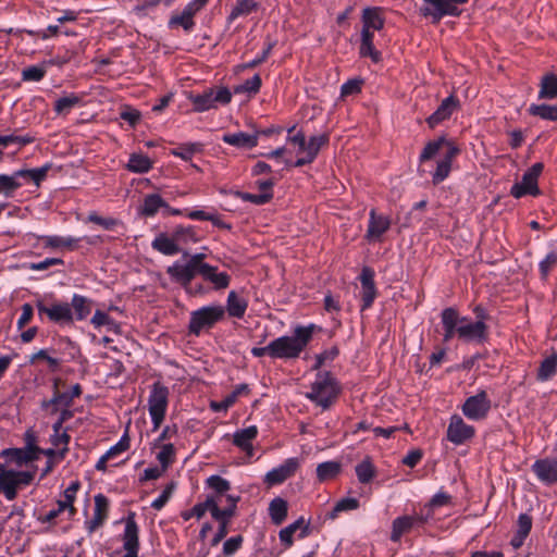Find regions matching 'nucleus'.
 Instances as JSON below:
<instances>
[{"instance_id":"obj_1","label":"nucleus","mask_w":557,"mask_h":557,"mask_svg":"<svg viewBox=\"0 0 557 557\" xmlns=\"http://www.w3.org/2000/svg\"><path fill=\"white\" fill-rule=\"evenodd\" d=\"M320 330L313 323L296 325L290 336L277 337L264 347H253L251 354L257 358L269 356L272 359H297L312 341L313 334Z\"/></svg>"},{"instance_id":"obj_2","label":"nucleus","mask_w":557,"mask_h":557,"mask_svg":"<svg viewBox=\"0 0 557 557\" xmlns=\"http://www.w3.org/2000/svg\"><path fill=\"white\" fill-rule=\"evenodd\" d=\"M341 391L338 381L330 371H318L306 398L325 410L336 401Z\"/></svg>"},{"instance_id":"obj_3","label":"nucleus","mask_w":557,"mask_h":557,"mask_svg":"<svg viewBox=\"0 0 557 557\" xmlns=\"http://www.w3.org/2000/svg\"><path fill=\"white\" fill-rule=\"evenodd\" d=\"M205 253H195L189 257L185 264L174 262L166 269V273L171 280L181 286H185L191 282L197 274L201 275L205 271L210 270V264L203 262Z\"/></svg>"},{"instance_id":"obj_4","label":"nucleus","mask_w":557,"mask_h":557,"mask_svg":"<svg viewBox=\"0 0 557 557\" xmlns=\"http://www.w3.org/2000/svg\"><path fill=\"white\" fill-rule=\"evenodd\" d=\"M224 318L225 309L221 305L201 307L190 313L188 333L199 336L201 332L211 330Z\"/></svg>"},{"instance_id":"obj_5","label":"nucleus","mask_w":557,"mask_h":557,"mask_svg":"<svg viewBox=\"0 0 557 557\" xmlns=\"http://www.w3.org/2000/svg\"><path fill=\"white\" fill-rule=\"evenodd\" d=\"M469 0H423L420 8V14L424 17H431L433 24H437L445 16H460L462 11L459 5Z\"/></svg>"},{"instance_id":"obj_6","label":"nucleus","mask_w":557,"mask_h":557,"mask_svg":"<svg viewBox=\"0 0 557 557\" xmlns=\"http://www.w3.org/2000/svg\"><path fill=\"white\" fill-rule=\"evenodd\" d=\"M188 99L193 103L195 112H205L216 108L218 104L230 103L232 92L227 87L208 88L202 94H190Z\"/></svg>"},{"instance_id":"obj_7","label":"nucleus","mask_w":557,"mask_h":557,"mask_svg":"<svg viewBox=\"0 0 557 557\" xmlns=\"http://www.w3.org/2000/svg\"><path fill=\"white\" fill-rule=\"evenodd\" d=\"M169 388L161 382H154L148 397V409L153 424L157 430L162 424L169 404Z\"/></svg>"},{"instance_id":"obj_8","label":"nucleus","mask_w":557,"mask_h":557,"mask_svg":"<svg viewBox=\"0 0 557 557\" xmlns=\"http://www.w3.org/2000/svg\"><path fill=\"white\" fill-rule=\"evenodd\" d=\"M453 507V496L440 491L420 509V522L440 521L449 515Z\"/></svg>"},{"instance_id":"obj_9","label":"nucleus","mask_w":557,"mask_h":557,"mask_svg":"<svg viewBox=\"0 0 557 557\" xmlns=\"http://www.w3.org/2000/svg\"><path fill=\"white\" fill-rule=\"evenodd\" d=\"M544 164L542 162L534 163L530 169H528L522 175V180L520 183H516L512 185L510 189V195L517 199L525 196H537L540 195V188L537 185V180L543 172Z\"/></svg>"},{"instance_id":"obj_10","label":"nucleus","mask_w":557,"mask_h":557,"mask_svg":"<svg viewBox=\"0 0 557 557\" xmlns=\"http://www.w3.org/2000/svg\"><path fill=\"white\" fill-rule=\"evenodd\" d=\"M38 315H47L48 319L59 325H70L73 323V311L67 302L54 301L46 305L44 300L36 301Z\"/></svg>"},{"instance_id":"obj_11","label":"nucleus","mask_w":557,"mask_h":557,"mask_svg":"<svg viewBox=\"0 0 557 557\" xmlns=\"http://www.w3.org/2000/svg\"><path fill=\"white\" fill-rule=\"evenodd\" d=\"M492 408V401L484 389L479 391L475 395L468 397L462 407V413L470 420H484Z\"/></svg>"},{"instance_id":"obj_12","label":"nucleus","mask_w":557,"mask_h":557,"mask_svg":"<svg viewBox=\"0 0 557 557\" xmlns=\"http://www.w3.org/2000/svg\"><path fill=\"white\" fill-rule=\"evenodd\" d=\"M474 434V428L470 424H467L460 416H451L447 428V440L449 442L455 445H461L471 440Z\"/></svg>"},{"instance_id":"obj_13","label":"nucleus","mask_w":557,"mask_h":557,"mask_svg":"<svg viewBox=\"0 0 557 557\" xmlns=\"http://www.w3.org/2000/svg\"><path fill=\"white\" fill-rule=\"evenodd\" d=\"M458 338L463 342H474L483 344L488 338V326L482 321L472 322L469 318L467 322L459 325Z\"/></svg>"},{"instance_id":"obj_14","label":"nucleus","mask_w":557,"mask_h":557,"mask_svg":"<svg viewBox=\"0 0 557 557\" xmlns=\"http://www.w3.org/2000/svg\"><path fill=\"white\" fill-rule=\"evenodd\" d=\"M531 469L543 484L554 485L557 483V458L537 459Z\"/></svg>"},{"instance_id":"obj_15","label":"nucleus","mask_w":557,"mask_h":557,"mask_svg":"<svg viewBox=\"0 0 557 557\" xmlns=\"http://www.w3.org/2000/svg\"><path fill=\"white\" fill-rule=\"evenodd\" d=\"M299 467L297 458H288L282 465L270 470L264 478L269 486L277 485L295 474Z\"/></svg>"},{"instance_id":"obj_16","label":"nucleus","mask_w":557,"mask_h":557,"mask_svg":"<svg viewBox=\"0 0 557 557\" xmlns=\"http://www.w3.org/2000/svg\"><path fill=\"white\" fill-rule=\"evenodd\" d=\"M82 392V386L77 383L72 386L71 392L61 393L58 389V383L55 382L53 397L49 400H44L41 406L44 409L53 406L52 412L58 411L59 406L63 408H70L72 406L73 399L79 397Z\"/></svg>"},{"instance_id":"obj_17","label":"nucleus","mask_w":557,"mask_h":557,"mask_svg":"<svg viewBox=\"0 0 557 557\" xmlns=\"http://www.w3.org/2000/svg\"><path fill=\"white\" fill-rule=\"evenodd\" d=\"M361 282V310L369 309L375 297L376 288L374 283V272L370 268H363L360 274Z\"/></svg>"},{"instance_id":"obj_18","label":"nucleus","mask_w":557,"mask_h":557,"mask_svg":"<svg viewBox=\"0 0 557 557\" xmlns=\"http://www.w3.org/2000/svg\"><path fill=\"white\" fill-rule=\"evenodd\" d=\"M238 500L239 497H235L232 495L211 498L212 504L218 509L213 510V519L216 522H228V520L234 517L236 504Z\"/></svg>"},{"instance_id":"obj_19","label":"nucleus","mask_w":557,"mask_h":557,"mask_svg":"<svg viewBox=\"0 0 557 557\" xmlns=\"http://www.w3.org/2000/svg\"><path fill=\"white\" fill-rule=\"evenodd\" d=\"M459 100L454 95L445 98L438 108L433 112L428 119L426 123L431 128H434L436 125L442 123L443 121L449 119L451 114L458 109Z\"/></svg>"},{"instance_id":"obj_20","label":"nucleus","mask_w":557,"mask_h":557,"mask_svg":"<svg viewBox=\"0 0 557 557\" xmlns=\"http://www.w3.org/2000/svg\"><path fill=\"white\" fill-rule=\"evenodd\" d=\"M391 227V220L382 214H377L375 209H371L369 213V224L366 238L369 242L381 240V237Z\"/></svg>"},{"instance_id":"obj_21","label":"nucleus","mask_w":557,"mask_h":557,"mask_svg":"<svg viewBox=\"0 0 557 557\" xmlns=\"http://www.w3.org/2000/svg\"><path fill=\"white\" fill-rule=\"evenodd\" d=\"M122 547L125 554L122 557H138L139 552V530L137 524H125L121 535Z\"/></svg>"},{"instance_id":"obj_22","label":"nucleus","mask_w":557,"mask_h":557,"mask_svg":"<svg viewBox=\"0 0 557 557\" xmlns=\"http://www.w3.org/2000/svg\"><path fill=\"white\" fill-rule=\"evenodd\" d=\"M362 29L369 32L382 30L385 25L383 9L380 7L364 8L361 15Z\"/></svg>"},{"instance_id":"obj_23","label":"nucleus","mask_w":557,"mask_h":557,"mask_svg":"<svg viewBox=\"0 0 557 557\" xmlns=\"http://www.w3.org/2000/svg\"><path fill=\"white\" fill-rule=\"evenodd\" d=\"M258 435V429L256 425H250L246 429L238 430L233 436V443L235 446L244 450L248 457H252L253 447L251 441Z\"/></svg>"},{"instance_id":"obj_24","label":"nucleus","mask_w":557,"mask_h":557,"mask_svg":"<svg viewBox=\"0 0 557 557\" xmlns=\"http://www.w3.org/2000/svg\"><path fill=\"white\" fill-rule=\"evenodd\" d=\"M225 144L242 149H251L258 145V133L247 134L244 132L226 133L222 136Z\"/></svg>"},{"instance_id":"obj_25","label":"nucleus","mask_w":557,"mask_h":557,"mask_svg":"<svg viewBox=\"0 0 557 557\" xmlns=\"http://www.w3.org/2000/svg\"><path fill=\"white\" fill-rule=\"evenodd\" d=\"M248 308V300L239 296L235 290H231L226 298L225 314L227 313L231 318L242 319L244 318Z\"/></svg>"},{"instance_id":"obj_26","label":"nucleus","mask_w":557,"mask_h":557,"mask_svg":"<svg viewBox=\"0 0 557 557\" xmlns=\"http://www.w3.org/2000/svg\"><path fill=\"white\" fill-rule=\"evenodd\" d=\"M15 471L5 469L0 463V494H3L9 500H13L17 494Z\"/></svg>"},{"instance_id":"obj_27","label":"nucleus","mask_w":557,"mask_h":557,"mask_svg":"<svg viewBox=\"0 0 557 557\" xmlns=\"http://www.w3.org/2000/svg\"><path fill=\"white\" fill-rule=\"evenodd\" d=\"M168 208V202L159 194H148L145 196L138 213L146 218L154 216L160 209Z\"/></svg>"},{"instance_id":"obj_28","label":"nucleus","mask_w":557,"mask_h":557,"mask_svg":"<svg viewBox=\"0 0 557 557\" xmlns=\"http://www.w3.org/2000/svg\"><path fill=\"white\" fill-rule=\"evenodd\" d=\"M1 456L5 458L7 462H14L17 466L35 461L38 457L34 454L33 448H7L1 453Z\"/></svg>"},{"instance_id":"obj_29","label":"nucleus","mask_w":557,"mask_h":557,"mask_svg":"<svg viewBox=\"0 0 557 557\" xmlns=\"http://www.w3.org/2000/svg\"><path fill=\"white\" fill-rule=\"evenodd\" d=\"M151 247L153 250L164 256H174L182 250L181 247L177 246V243H175L173 236H169L166 233L157 235L151 243Z\"/></svg>"},{"instance_id":"obj_30","label":"nucleus","mask_w":557,"mask_h":557,"mask_svg":"<svg viewBox=\"0 0 557 557\" xmlns=\"http://www.w3.org/2000/svg\"><path fill=\"white\" fill-rule=\"evenodd\" d=\"M374 33L368 29L361 30V44L359 53L362 58H370L374 63H377L382 59V54L374 48L373 45Z\"/></svg>"},{"instance_id":"obj_31","label":"nucleus","mask_w":557,"mask_h":557,"mask_svg":"<svg viewBox=\"0 0 557 557\" xmlns=\"http://www.w3.org/2000/svg\"><path fill=\"white\" fill-rule=\"evenodd\" d=\"M73 311V320H85L91 312L92 301L82 295L74 294L70 304Z\"/></svg>"},{"instance_id":"obj_32","label":"nucleus","mask_w":557,"mask_h":557,"mask_svg":"<svg viewBox=\"0 0 557 557\" xmlns=\"http://www.w3.org/2000/svg\"><path fill=\"white\" fill-rule=\"evenodd\" d=\"M51 169L50 163H46L45 165L36 169H21L16 171V175L18 177V181L21 178L23 180H30L34 182L36 186H40L41 182H44L47 178L48 172Z\"/></svg>"},{"instance_id":"obj_33","label":"nucleus","mask_w":557,"mask_h":557,"mask_svg":"<svg viewBox=\"0 0 557 557\" xmlns=\"http://www.w3.org/2000/svg\"><path fill=\"white\" fill-rule=\"evenodd\" d=\"M21 181L16 175V171L12 174H0V195L5 198L14 196L15 191L22 187Z\"/></svg>"},{"instance_id":"obj_34","label":"nucleus","mask_w":557,"mask_h":557,"mask_svg":"<svg viewBox=\"0 0 557 557\" xmlns=\"http://www.w3.org/2000/svg\"><path fill=\"white\" fill-rule=\"evenodd\" d=\"M342 471V463L339 461H325L319 463L317 467V478L320 482H325L335 479Z\"/></svg>"},{"instance_id":"obj_35","label":"nucleus","mask_w":557,"mask_h":557,"mask_svg":"<svg viewBox=\"0 0 557 557\" xmlns=\"http://www.w3.org/2000/svg\"><path fill=\"white\" fill-rule=\"evenodd\" d=\"M172 236H173L175 243H177L178 247H181V245H188L190 243L199 242V237L197 235L196 228L191 225L176 226L172 232Z\"/></svg>"},{"instance_id":"obj_36","label":"nucleus","mask_w":557,"mask_h":557,"mask_svg":"<svg viewBox=\"0 0 557 557\" xmlns=\"http://www.w3.org/2000/svg\"><path fill=\"white\" fill-rule=\"evenodd\" d=\"M258 8L259 4L255 0H236V3L227 17V22L232 23L239 16H247L252 12H256Z\"/></svg>"},{"instance_id":"obj_37","label":"nucleus","mask_w":557,"mask_h":557,"mask_svg":"<svg viewBox=\"0 0 557 557\" xmlns=\"http://www.w3.org/2000/svg\"><path fill=\"white\" fill-rule=\"evenodd\" d=\"M557 373V354L546 357L537 369L536 379L541 382L550 380Z\"/></svg>"},{"instance_id":"obj_38","label":"nucleus","mask_w":557,"mask_h":557,"mask_svg":"<svg viewBox=\"0 0 557 557\" xmlns=\"http://www.w3.org/2000/svg\"><path fill=\"white\" fill-rule=\"evenodd\" d=\"M206 483L213 491L212 494L208 495L209 498L227 496V492L231 490V483L220 475L209 476Z\"/></svg>"},{"instance_id":"obj_39","label":"nucleus","mask_w":557,"mask_h":557,"mask_svg":"<svg viewBox=\"0 0 557 557\" xmlns=\"http://www.w3.org/2000/svg\"><path fill=\"white\" fill-rule=\"evenodd\" d=\"M540 99H557V75L548 73L542 77Z\"/></svg>"},{"instance_id":"obj_40","label":"nucleus","mask_w":557,"mask_h":557,"mask_svg":"<svg viewBox=\"0 0 557 557\" xmlns=\"http://www.w3.org/2000/svg\"><path fill=\"white\" fill-rule=\"evenodd\" d=\"M359 507V500L357 498L347 497L338 500L335 506L331 509L325 511L324 513V520H334L337 518L338 512L347 511V510H354Z\"/></svg>"},{"instance_id":"obj_41","label":"nucleus","mask_w":557,"mask_h":557,"mask_svg":"<svg viewBox=\"0 0 557 557\" xmlns=\"http://www.w3.org/2000/svg\"><path fill=\"white\" fill-rule=\"evenodd\" d=\"M443 329H459V325L468 321L467 317H461L455 308H445L441 313Z\"/></svg>"},{"instance_id":"obj_42","label":"nucleus","mask_w":557,"mask_h":557,"mask_svg":"<svg viewBox=\"0 0 557 557\" xmlns=\"http://www.w3.org/2000/svg\"><path fill=\"white\" fill-rule=\"evenodd\" d=\"M201 276L203 280L211 282L215 289H224L228 287L231 276L226 272L216 273V268L210 265V270L205 271Z\"/></svg>"},{"instance_id":"obj_43","label":"nucleus","mask_w":557,"mask_h":557,"mask_svg":"<svg viewBox=\"0 0 557 557\" xmlns=\"http://www.w3.org/2000/svg\"><path fill=\"white\" fill-rule=\"evenodd\" d=\"M529 113L543 120L557 122V104H531Z\"/></svg>"},{"instance_id":"obj_44","label":"nucleus","mask_w":557,"mask_h":557,"mask_svg":"<svg viewBox=\"0 0 557 557\" xmlns=\"http://www.w3.org/2000/svg\"><path fill=\"white\" fill-rule=\"evenodd\" d=\"M152 168L151 160L144 154L133 153L127 163V170L134 173H147Z\"/></svg>"},{"instance_id":"obj_45","label":"nucleus","mask_w":557,"mask_h":557,"mask_svg":"<svg viewBox=\"0 0 557 557\" xmlns=\"http://www.w3.org/2000/svg\"><path fill=\"white\" fill-rule=\"evenodd\" d=\"M287 502L281 497H275L269 506L272 522H283L287 517Z\"/></svg>"},{"instance_id":"obj_46","label":"nucleus","mask_w":557,"mask_h":557,"mask_svg":"<svg viewBox=\"0 0 557 557\" xmlns=\"http://www.w3.org/2000/svg\"><path fill=\"white\" fill-rule=\"evenodd\" d=\"M202 150L203 145L201 143H188L181 145L176 149H173L171 153L184 161H189L195 153L201 152Z\"/></svg>"},{"instance_id":"obj_47","label":"nucleus","mask_w":557,"mask_h":557,"mask_svg":"<svg viewBox=\"0 0 557 557\" xmlns=\"http://www.w3.org/2000/svg\"><path fill=\"white\" fill-rule=\"evenodd\" d=\"M81 102V97H78L75 94H71L65 97H61L58 100H55L53 109L57 114L59 115H65L67 114L75 106H77Z\"/></svg>"},{"instance_id":"obj_48","label":"nucleus","mask_w":557,"mask_h":557,"mask_svg":"<svg viewBox=\"0 0 557 557\" xmlns=\"http://www.w3.org/2000/svg\"><path fill=\"white\" fill-rule=\"evenodd\" d=\"M109 499L103 494L95 496L94 518L90 522H103L108 518Z\"/></svg>"},{"instance_id":"obj_49","label":"nucleus","mask_w":557,"mask_h":557,"mask_svg":"<svg viewBox=\"0 0 557 557\" xmlns=\"http://www.w3.org/2000/svg\"><path fill=\"white\" fill-rule=\"evenodd\" d=\"M213 510H218V509L212 504L211 498H209L207 496L205 502L195 505L194 508L189 512H184L183 518L185 520H188L193 517H195L197 519H201L207 511H209L211 513V517L213 518Z\"/></svg>"},{"instance_id":"obj_50","label":"nucleus","mask_w":557,"mask_h":557,"mask_svg":"<svg viewBox=\"0 0 557 557\" xmlns=\"http://www.w3.org/2000/svg\"><path fill=\"white\" fill-rule=\"evenodd\" d=\"M262 81L259 74H255L251 78L245 81L243 84L234 87V94H248L256 95L259 92Z\"/></svg>"},{"instance_id":"obj_51","label":"nucleus","mask_w":557,"mask_h":557,"mask_svg":"<svg viewBox=\"0 0 557 557\" xmlns=\"http://www.w3.org/2000/svg\"><path fill=\"white\" fill-rule=\"evenodd\" d=\"M234 195L243 201L251 202L257 206L265 205L273 199V193L250 194L236 190Z\"/></svg>"},{"instance_id":"obj_52","label":"nucleus","mask_w":557,"mask_h":557,"mask_svg":"<svg viewBox=\"0 0 557 557\" xmlns=\"http://www.w3.org/2000/svg\"><path fill=\"white\" fill-rule=\"evenodd\" d=\"M356 474L360 483H369L375 475V470L369 458L356 466Z\"/></svg>"},{"instance_id":"obj_53","label":"nucleus","mask_w":557,"mask_h":557,"mask_svg":"<svg viewBox=\"0 0 557 557\" xmlns=\"http://www.w3.org/2000/svg\"><path fill=\"white\" fill-rule=\"evenodd\" d=\"M182 27L186 33H190L195 27L194 18H190L183 12L173 14L169 20V27Z\"/></svg>"},{"instance_id":"obj_54","label":"nucleus","mask_w":557,"mask_h":557,"mask_svg":"<svg viewBox=\"0 0 557 557\" xmlns=\"http://www.w3.org/2000/svg\"><path fill=\"white\" fill-rule=\"evenodd\" d=\"M445 143V137H440L436 140L429 141L420 154V162H425L432 159L440 151V149L444 146Z\"/></svg>"},{"instance_id":"obj_55","label":"nucleus","mask_w":557,"mask_h":557,"mask_svg":"<svg viewBox=\"0 0 557 557\" xmlns=\"http://www.w3.org/2000/svg\"><path fill=\"white\" fill-rule=\"evenodd\" d=\"M175 448L173 444H164L161 450L157 454V459L161 465L162 470H166L170 465L174 461Z\"/></svg>"},{"instance_id":"obj_56","label":"nucleus","mask_w":557,"mask_h":557,"mask_svg":"<svg viewBox=\"0 0 557 557\" xmlns=\"http://www.w3.org/2000/svg\"><path fill=\"white\" fill-rule=\"evenodd\" d=\"M339 355V349L337 346H333L330 349L322 351L321 354L315 356V362L312 366V370H320V368L326 361H333Z\"/></svg>"},{"instance_id":"obj_57","label":"nucleus","mask_w":557,"mask_h":557,"mask_svg":"<svg viewBox=\"0 0 557 557\" xmlns=\"http://www.w3.org/2000/svg\"><path fill=\"white\" fill-rule=\"evenodd\" d=\"M45 67L38 65L28 66L22 71V79L25 82H39L45 77Z\"/></svg>"},{"instance_id":"obj_58","label":"nucleus","mask_w":557,"mask_h":557,"mask_svg":"<svg viewBox=\"0 0 557 557\" xmlns=\"http://www.w3.org/2000/svg\"><path fill=\"white\" fill-rule=\"evenodd\" d=\"M557 265V252L550 251L546 255V257L540 262V272L542 278H546L549 272Z\"/></svg>"},{"instance_id":"obj_59","label":"nucleus","mask_w":557,"mask_h":557,"mask_svg":"<svg viewBox=\"0 0 557 557\" xmlns=\"http://www.w3.org/2000/svg\"><path fill=\"white\" fill-rule=\"evenodd\" d=\"M450 169H451V164L449 162H447L443 159L440 160L437 162L436 170L432 176L433 184L437 185L441 182H443L449 175Z\"/></svg>"},{"instance_id":"obj_60","label":"nucleus","mask_w":557,"mask_h":557,"mask_svg":"<svg viewBox=\"0 0 557 557\" xmlns=\"http://www.w3.org/2000/svg\"><path fill=\"white\" fill-rule=\"evenodd\" d=\"M532 524H519V528L516 532V534L510 540V545L518 549L523 545L524 540L528 537L530 531H531Z\"/></svg>"},{"instance_id":"obj_61","label":"nucleus","mask_w":557,"mask_h":557,"mask_svg":"<svg viewBox=\"0 0 557 557\" xmlns=\"http://www.w3.org/2000/svg\"><path fill=\"white\" fill-rule=\"evenodd\" d=\"M327 143H329V136L326 134L319 135V136H312V137H310L309 141H306L305 150H309L312 153L318 156L320 148L322 146L326 145Z\"/></svg>"},{"instance_id":"obj_62","label":"nucleus","mask_w":557,"mask_h":557,"mask_svg":"<svg viewBox=\"0 0 557 557\" xmlns=\"http://www.w3.org/2000/svg\"><path fill=\"white\" fill-rule=\"evenodd\" d=\"M243 544V536L236 535L227 539L223 544V554L225 556L234 555Z\"/></svg>"},{"instance_id":"obj_63","label":"nucleus","mask_w":557,"mask_h":557,"mask_svg":"<svg viewBox=\"0 0 557 557\" xmlns=\"http://www.w3.org/2000/svg\"><path fill=\"white\" fill-rule=\"evenodd\" d=\"M128 448H129V437L127 434H124L115 445L110 447V449L106 453V455L110 459H113L115 456L127 450Z\"/></svg>"},{"instance_id":"obj_64","label":"nucleus","mask_w":557,"mask_h":557,"mask_svg":"<svg viewBox=\"0 0 557 557\" xmlns=\"http://www.w3.org/2000/svg\"><path fill=\"white\" fill-rule=\"evenodd\" d=\"M140 112L132 107H125L120 112V117L134 127L140 120Z\"/></svg>"}]
</instances>
